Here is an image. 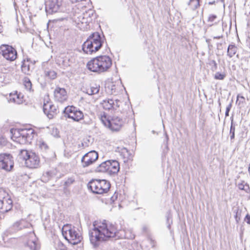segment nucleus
Instances as JSON below:
<instances>
[{"label": "nucleus", "instance_id": "56", "mask_svg": "<svg viewBox=\"0 0 250 250\" xmlns=\"http://www.w3.org/2000/svg\"><path fill=\"white\" fill-rule=\"evenodd\" d=\"M166 138H167V140L168 139V137L166 135Z\"/></svg>", "mask_w": 250, "mask_h": 250}, {"label": "nucleus", "instance_id": "47", "mask_svg": "<svg viewBox=\"0 0 250 250\" xmlns=\"http://www.w3.org/2000/svg\"><path fill=\"white\" fill-rule=\"evenodd\" d=\"M235 219L237 222H238L239 220H240V218L239 217H238L237 215L236 214L235 216Z\"/></svg>", "mask_w": 250, "mask_h": 250}, {"label": "nucleus", "instance_id": "29", "mask_svg": "<svg viewBox=\"0 0 250 250\" xmlns=\"http://www.w3.org/2000/svg\"><path fill=\"white\" fill-rule=\"evenodd\" d=\"M15 96L17 97V99H15V97H11L10 99L11 102H13L17 104H21L22 103V96L21 97L20 95L17 94V93L15 94Z\"/></svg>", "mask_w": 250, "mask_h": 250}, {"label": "nucleus", "instance_id": "55", "mask_svg": "<svg viewBox=\"0 0 250 250\" xmlns=\"http://www.w3.org/2000/svg\"><path fill=\"white\" fill-rule=\"evenodd\" d=\"M15 97V99H17V97H15V94L13 96V97Z\"/></svg>", "mask_w": 250, "mask_h": 250}, {"label": "nucleus", "instance_id": "52", "mask_svg": "<svg viewBox=\"0 0 250 250\" xmlns=\"http://www.w3.org/2000/svg\"><path fill=\"white\" fill-rule=\"evenodd\" d=\"M214 2H215L214 1H213V2H209V4H212L214 3Z\"/></svg>", "mask_w": 250, "mask_h": 250}, {"label": "nucleus", "instance_id": "58", "mask_svg": "<svg viewBox=\"0 0 250 250\" xmlns=\"http://www.w3.org/2000/svg\"><path fill=\"white\" fill-rule=\"evenodd\" d=\"M168 227L169 228H170V225H169L168 226Z\"/></svg>", "mask_w": 250, "mask_h": 250}, {"label": "nucleus", "instance_id": "30", "mask_svg": "<svg viewBox=\"0 0 250 250\" xmlns=\"http://www.w3.org/2000/svg\"><path fill=\"white\" fill-rule=\"evenodd\" d=\"M56 247L59 250H67V247L59 240L56 241Z\"/></svg>", "mask_w": 250, "mask_h": 250}, {"label": "nucleus", "instance_id": "20", "mask_svg": "<svg viewBox=\"0 0 250 250\" xmlns=\"http://www.w3.org/2000/svg\"><path fill=\"white\" fill-rule=\"evenodd\" d=\"M109 160L103 162L96 168V171L104 172L109 171Z\"/></svg>", "mask_w": 250, "mask_h": 250}, {"label": "nucleus", "instance_id": "33", "mask_svg": "<svg viewBox=\"0 0 250 250\" xmlns=\"http://www.w3.org/2000/svg\"><path fill=\"white\" fill-rule=\"evenodd\" d=\"M226 77V74L224 73H220L219 72H216L214 76L215 79L223 80Z\"/></svg>", "mask_w": 250, "mask_h": 250}, {"label": "nucleus", "instance_id": "22", "mask_svg": "<svg viewBox=\"0 0 250 250\" xmlns=\"http://www.w3.org/2000/svg\"><path fill=\"white\" fill-rule=\"evenodd\" d=\"M237 186L240 190H244L247 193H249L250 191V188L248 183H246L244 181H241L237 184Z\"/></svg>", "mask_w": 250, "mask_h": 250}, {"label": "nucleus", "instance_id": "50", "mask_svg": "<svg viewBox=\"0 0 250 250\" xmlns=\"http://www.w3.org/2000/svg\"><path fill=\"white\" fill-rule=\"evenodd\" d=\"M210 39H207L206 40V42L209 44V42H210Z\"/></svg>", "mask_w": 250, "mask_h": 250}, {"label": "nucleus", "instance_id": "41", "mask_svg": "<svg viewBox=\"0 0 250 250\" xmlns=\"http://www.w3.org/2000/svg\"><path fill=\"white\" fill-rule=\"evenodd\" d=\"M232 102H231L226 107V110L230 111L232 107Z\"/></svg>", "mask_w": 250, "mask_h": 250}, {"label": "nucleus", "instance_id": "16", "mask_svg": "<svg viewBox=\"0 0 250 250\" xmlns=\"http://www.w3.org/2000/svg\"><path fill=\"white\" fill-rule=\"evenodd\" d=\"M54 95L55 99L59 102H63L67 99L66 92L63 88L57 87L54 90Z\"/></svg>", "mask_w": 250, "mask_h": 250}, {"label": "nucleus", "instance_id": "57", "mask_svg": "<svg viewBox=\"0 0 250 250\" xmlns=\"http://www.w3.org/2000/svg\"><path fill=\"white\" fill-rule=\"evenodd\" d=\"M114 89V88H112V89H111L112 90H113Z\"/></svg>", "mask_w": 250, "mask_h": 250}, {"label": "nucleus", "instance_id": "3", "mask_svg": "<svg viewBox=\"0 0 250 250\" xmlns=\"http://www.w3.org/2000/svg\"><path fill=\"white\" fill-rule=\"evenodd\" d=\"M103 40L100 34L94 32L89 36L87 40L83 45V50L87 54L98 51L102 46Z\"/></svg>", "mask_w": 250, "mask_h": 250}, {"label": "nucleus", "instance_id": "12", "mask_svg": "<svg viewBox=\"0 0 250 250\" xmlns=\"http://www.w3.org/2000/svg\"><path fill=\"white\" fill-rule=\"evenodd\" d=\"M98 158V154L92 150L86 153L82 158V166L84 167H88L94 163Z\"/></svg>", "mask_w": 250, "mask_h": 250}, {"label": "nucleus", "instance_id": "51", "mask_svg": "<svg viewBox=\"0 0 250 250\" xmlns=\"http://www.w3.org/2000/svg\"><path fill=\"white\" fill-rule=\"evenodd\" d=\"M212 62H213V63L214 64V65H215V66H216L217 64H216V62H215V61H212Z\"/></svg>", "mask_w": 250, "mask_h": 250}, {"label": "nucleus", "instance_id": "34", "mask_svg": "<svg viewBox=\"0 0 250 250\" xmlns=\"http://www.w3.org/2000/svg\"><path fill=\"white\" fill-rule=\"evenodd\" d=\"M51 174L52 173L49 171H47L44 173L43 174V176H42V180L43 181H48L49 179V178L51 177Z\"/></svg>", "mask_w": 250, "mask_h": 250}, {"label": "nucleus", "instance_id": "38", "mask_svg": "<svg viewBox=\"0 0 250 250\" xmlns=\"http://www.w3.org/2000/svg\"><path fill=\"white\" fill-rule=\"evenodd\" d=\"M217 17L215 15H210L208 18V21L210 22H213L216 19Z\"/></svg>", "mask_w": 250, "mask_h": 250}, {"label": "nucleus", "instance_id": "27", "mask_svg": "<svg viewBox=\"0 0 250 250\" xmlns=\"http://www.w3.org/2000/svg\"><path fill=\"white\" fill-rule=\"evenodd\" d=\"M24 250H36V244L34 241H28L24 247Z\"/></svg>", "mask_w": 250, "mask_h": 250}, {"label": "nucleus", "instance_id": "59", "mask_svg": "<svg viewBox=\"0 0 250 250\" xmlns=\"http://www.w3.org/2000/svg\"><path fill=\"white\" fill-rule=\"evenodd\" d=\"M221 0V1H224V0Z\"/></svg>", "mask_w": 250, "mask_h": 250}, {"label": "nucleus", "instance_id": "15", "mask_svg": "<svg viewBox=\"0 0 250 250\" xmlns=\"http://www.w3.org/2000/svg\"><path fill=\"white\" fill-rule=\"evenodd\" d=\"M43 110L49 119H53L58 112L57 107L50 103L44 104Z\"/></svg>", "mask_w": 250, "mask_h": 250}, {"label": "nucleus", "instance_id": "17", "mask_svg": "<svg viewBox=\"0 0 250 250\" xmlns=\"http://www.w3.org/2000/svg\"><path fill=\"white\" fill-rule=\"evenodd\" d=\"M109 161V171L113 173H117L120 169V165L119 162L116 160Z\"/></svg>", "mask_w": 250, "mask_h": 250}, {"label": "nucleus", "instance_id": "42", "mask_svg": "<svg viewBox=\"0 0 250 250\" xmlns=\"http://www.w3.org/2000/svg\"><path fill=\"white\" fill-rule=\"evenodd\" d=\"M3 31V27L1 24V22L0 21V33H2Z\"/></svg>", "mask_w": 250, "mask_h": 250}, {"label": "nucleus", "instance_id": "32", "mask_svg": "<svg viewBox=\"0 0 250 250\" xmlns=\"http://www.w3.org/2000/svg\"><path fill=\"white\" fill-rule=\"evenodd\" d=\"M45 75L51 79H55L57 76V73L53 70L46 71Z\"/></svg>", "mask_w": 250, "mask_h": 250}, {"label": "nucleus", "instance_id": "2", "mask_svg": "<svg viewBox=\"0 0 250 250\" xmlns=\"http://www.w3.org/2000/svg\"><path fill=\"white\" fill-rule=\"evenodd\" d=\"M112 65V60L107 56H98L89 61L87 69L93 72L100 74L107 71Z\"/></svg>", "mask_w": 250, "mask_h": 250}, {"label": "nucleus", "instance_id": "6", "mask_svg": "<svg viewBox=\"0 0 250 250\" xmlns=\"http://www.w3.org/2000/svg\"><path fill=\"white\" fill-rule=\"evenodd\" d=\"M88 188L94 193L103 194L107 192L110 184L105 180H93L88 183Z\"/></svg>", "mask_w": 250, "mask_h": 250}, {"label": "nucleus", "instance_id": "31", "mask_svg": "<svg viewBox=\"0 0 250 250\" xmlns=\"http://www.w3.org/2000/svg\"><path fill=\"white\" fill-rule=\"evenodd\" d=\"M235 128L234 125H233V118H232L231 120V125L230 127L229 133L230 134V139L231 140L234 139L235 137Z\"/></svg>", "mask_w": 250, "mask_h": 250}, {"label": "nucleus", "instance_id": "44", "mask_svg": "<svg viewBox=\"0 0 250 250\" xmlns=\"http://www.w3.org/2000/svg\"><path fill=\"white\" fill-rule=\"evenodd\" d=\"M223 37V35H220V36H214L213 37V38L214 39H219L222 38Z\"/></svg>", "mask_w": 250, "mask_h": 250}, {"label": "nucleus", "instance_id": "46", "mask_svg": "<svg viewBox=\"0 0 250 250\" xmlns=\"http://www.w3.org/2000/svg\"><path fill=\"white\" fill-rule=\"evenodd\" d=\"M54 130H53V131H54ZM55 131L56 132V134L54 135L55 136H56V137H58V133H59V131H58L57 129H55Z\"/></svg>", "mask_w": 250, "mask_h": 250}, {"label": "nucleus", "instance_id": "25", "mask_svg": "<svg viewBox=\"0 0 250 250\" xmlns=\"http://www.w3.org/2000/svg\"><path fill=\"white\" fill-rule=\"evenodd\" d=\"M23 83L25 88L29 91H31L32 83L30 79L28 77H24L23 79Z\"/></svg>", "mask_w": 250, "mask_h": 250}, {"label": "nucleus", "instance_id": "49", "mask_svg": "<svg viewBox=\"0 0 250 250\" xmlns=\"http://www.w3.org/2000/svg\"><path fill=\"white\" fill-rule=\"evenodd\" d=\"M248 172H249V174H250V163L249 167H248Z\"/></svg>", "mask_w": 250, "mask_h": 250}, {"label": "nucleus", "instance_id": "5", "mask_svg": "<svg viewBox=\"0 0 250 250\" xmlns=\"http://www.w3.org/2000/svg\"><path fill=\"white\" fill-rule=\"evenodd\" d=\"M18 158L19 160H22L26 167L29 168H36L39 166L40 159L38 156L26 150H21Z\"/></svg>", "mask_w": 250, "mask_h": 250}, {"label": "nucleus", "instance_id": "10", "mask_svg": "<svg viewBox=\"0 0 250 250\" xmlns=\"http://www.w3.org/2000/svg\"><path fill=\"white\" fill-rule=\"evenodd\" d=\"M14 167L13 157L10 154H0V169L10 171Z\"/></svg>", "mask_w": 250, "mask_h": 250}, {"label": "nucleus", "instance_id": "4", "mask_svg": "<svg viewBox=\"0 0 250 250\" xmlns=\"http://www.w3.org/2000/svg\"><path fill=\"white\" fill-rule=\"evenodd\" d=\"M12 138L20 144H26L31 142L34 137V130L32 128H19L11 130Z\"/></svg>", "mask_w": 250, "mask_h": 250}, {"label": "nucleus", "instance_id": "53", "mask_svg": "<svg viewBox=\"0 0 250 250\" xmlns=\"http://www.w3.org/2000/svg\"><path fill=\"white\" fill-rule=\"evenodd\" d=\"M18 224H19V223H15V224H14V226H18Z\"/></svg>", "mask_w": 250, "mask_h": 250}, {"label": "nucleus", "instance_id": "14", "mask_svg": "<svg viewBox=\"0 0 250 250\" xmlns=\"http://www.w3.org/2000/svg\"><path fill=\"white\" fill-rule=\"evenodd\" d=\"M4 194L3 191L0 192V209L2 212H7L12 208V201L8 195L4 196Z\"/></svg>", "mask_w": 250, "mask_h": 250}, {"label": "nucleus", "instance_id": "26", "mask_svg": "<svg viewBox=\"0 0 250 250\" xmlns=\"http://www.w3.org/2000/svg\"><path fill=\"white\" fill-rule=\"evenodd\" d=\"M188 5L190 6L191 9L195 10L200 6L199 0H189Z\"/></svg>", "mask_w": 250, "mask_h": 250}, {"label": "nucleus", "instance_id": "13", "mask_svg": "<svg viewBox=\"0 0 250 250\" xmlns=\"http://www.w3.org/2000/svg\"><path fill=\"white\" fill-rule=\"evenodd\" d=\"M124 123V121L122 118L116 116H113L110 121H106L108 127L113 131H119Z\"/></svg>", "mask_w": 250, "mask_h": 250}, {"label": "nucleus", "instance_id": "8", "mask_svg": "<svg viewBox=\"0 0 250 250\" xmlns=\"http://www.w3.org/2000/svg\"><path fill=\"white\" fill-rule=\"evenodd\" d=\"M45 4V10L49 14L59 11L64 12L66 11L63 6V0H47Z\"/></svg>", "mask_w": 250, "mask_h": 250}, {"label": "nucleus", "instance_id": "24", "mask_svg": "<svg viewBox=\"0 0 250 250\" xmlns=\"http://www.w3.org/2000/svg\"><path fill=\"white\" fill-rule=\"evenodd\" d=\"M237 48L235 45L230 44L229 45L227 51V54L229 58H232L236 53Z\"/></svg>", "mask_w": 250, "mask_h": 250}, {"label": "nucleus", "instance_id": "43", "mask_svg": "<svg viewBox=\"0 0 250 250\" xmlns=\"http://www.w3.org/2000/svg\"><path fill=\"white\" fill-rule=\"evenodd\" d=\"M143 232H146L147 230V227L146 226H144L142 228Z\"/></svg>", "mask_w": 250, "mask_h": 250}, {"label": "nucleus", "instance_id": "36", "mask_svg": "<svg viewBox=\"0 0 250 250\" xmlns=\"http://www.w3.org/2000/svg\"><path fill=\"white\" fill-rule=\"evenodd\" d=\"M101 121L104 124V125L107 127H108L107 123H106V121H110V119H107L106 117L105 116H103L101 117Z\"/></svg>", "mask_w": 250, "mask_h": 250}, {"label": "nucleus", "instance_id": "7", "mask_svg": "<svg viewBox=\"0 0 250 250\" xmlns=\"http://www.w3.org/2000/svg\"><path fill=\"white\" fill-rule=\"evenodd\" d=\"M66 230H62V234L64 238L72 245L79 243L82 239V236L78 231V229L71 226H66Z\"/></svg>", "mask_w": 250, "mask_h": 250}, {"label": "nucleus", "instance_id": "1", "mask_svg": "<svg viewBox=\"0 0 250 250\" xmlns=\"http://www.w3.org/2000/svg\"><path fill=\"white\" fill-rule=\"evenodd\" d=\"M116 227L105 222L96 221L93 222V228L89 230V237L91 244L94 248H97L101 243L116 235Z\"/></svg>", "mask_w": 250, "mask_h": 250}, {"label": "nucleus", "instance_id": "21", "mask_svg": "<svg viewBox=\"0 0 250 250\" xmlns=\"http://www.w3.org/2000/svg\"><path fill=\"white\" fill-rule=\"evenodd\" d=\"M100 90V86L97 84H94L91 86L90 87L87 88L86 89V93L89 95H92L99 93Z\"/></svg>", "mask_w": 250, "mask_h": 250}, {"label": "nucleus", "instance_id": "18", "mask_svg": "<svg viewBox=\"0 0 250 250\" xmlns=\"http://www.w3.org/2000/svg\"><path fill=\"white\" fill-rule=\"evenodd\" d=\"M30 62L28 59L26 61L24 60L21 65V71L26 75H30L32 71L33 68H31Z\"/></svg>", "mask_w": 250, "mask_h": 250}, {"label": "nucleus", "instance_id": "39", "mask_svg": "<svg viewBox=\"0 0 250 250\" xmlns=\"http://www.w3.org/2000/svg\"><path fill=\"white\" fill-rule=\"evenodd\" d=\"M245 221L247 222V224L250 225V215L249 214H247L245 217Z\"/></svg>", "mask_w": 250, "mask_h": 250}, {"label": "nucleus", "instance_id": "48", "mask_svg": "<svg viewBox=\"0 0 250 250\" xmlns=\"http://www.w3.org/2000/svg\"><path fill=\"white\" fill-rule=\"evenodd\" d=\"M229 111L226 110V112H225V116L226 117H228L229 116Z\"/></svg>", "mask_w": 250, "mask_h": 250}, {"label": "nucleus", "instance_id": "19", "mask_svg": "<svg viewBox=\"0 0 250 250\" xmlns=\"http://www.w3.org/2000/svg\"><path fill=\"white\" fill-rule=\"evenodd\" d=\"M103 108L105 110H110L115 108V104L113 99H108L103 101L102 103Z\"/></svg>", "mask_w": 250, "mask_h": 250}, {"label": "nucleus", "instance_id": "40", "mask_svg": "<svg viewBox=\"0 0 250 250\" xmlns=\"http://www.w3.org/2000/svg\"><path fill=\"white\" fill-rule=\"evenodd\" d=\"M120 102L119 100H115L114 101V104H115V108L116 109L117 107H119L120 106Z\"/></svg>", "mask_w": 250, "mask_h": 250}, {"label": "nucleus", "instance_id": "37", "mask_svg": "<svg viewBox=\"0 0 250 250\" xmlns=\"http://www.w3.org/2000/svg\"><path fill=\"white\" fill-rule=\"evenodd\" d=\"M239 100V104H240V103H243L245 101V99L243 96H241L240 95H238L237 97V102Z\"/></svg>", "mask_w": 250, "mask_h": 250}, {"label": "nucleus", "instance_id": "28", "mask_svg": "<svg viewBox=\"0 0 250 250\" xmlns=\"http://www.w3.org/2000/svg\"><path fill=\"white\" fill-rule=\"evenodd\" d=\"M38 146L40 148L43 152H47L49 150V146L43 140H40L38 142Z\"/></svg>", "mask_w": 250, "mask_h": 250}, {"label": "nucleus", "instance_id": "35", "mask_svg": "<svg viewBox=\"0 0 250 250\" xmlns=\"http://www.w3.org/2000/svg\"><path fill=\"white\" fill-rule=\"evenodd\" d=\"M75 181V178L73 177L68 178L64 182V185L68 187L72 184Z\"/></svg>", "mask_w": 250, "mask_h": 250}, {"label": "nucleus", "instance_id": "45", "mask_svg": "<svg viewBox=\"0 0 250 250\" xmlns=\"http://www.w3.org/2000/svg\"><path fill=\"white\" fill-rule=\"evenodd\" d=\"M222 46V43H218L217 44V49H220V47H221Z\"/></svg>", "mask_w": 250, "mask_h": 250}, {"label": "nucleus", "instance_id": "23", "mask_svg": "<svg viewBox=\"0 0 250 250\" xmlns=\"http://www.w3.org/2000/svg\"><path fill=\"white\" fill-rule=\"evenodd\" d=\"M94 14V12L92 10H89L86 12L85 13L83 14V21H81L82 23L85 22L87 23L89 22L92 21L91 16H93Z\"/></svg>", "mask_w": 250, "mask_h": 250}, {"label": "nucleus", "instance_id": "11", "mask_svg": "<svg viewBox=\"0 0 250 250\" xmlns=\"http://www.w3.org/2000/svg\"><path fill=\"white\" fill-rule=\"evenodd\" d=\"M0 54L7 60L13 61L17 57V53L15 48L8 45H2L0 46Z\"/></svg>", "mask_w": 250, "mask_h": 250}, {"label": "nucleus", "instance_id": "54", "mask_svg": "<svg viewBox=\"0 0 250 250\" xmlns=\"http://www.w3.org/2000/svg\"><path fill=\"white\" fill-rule=\"evenodd\" d=\"M114 196H113V197H111V199L112 200H114Z\"/></svg>", "mask_w": 250, "mask_h": 250}, {"label": "nucleus", "instance_id": "9", "mask_svg": "<svg viewBox=\"0 0 250 250\" xmlns=\"http://www.w3.org/2000/svg\"><path fill=\"white\" fill-rule=\"evenodd\" d=\"M63 113L65 117L68 118L75 122H79L83 119V114L82 111L74 106L66 107Z\"/></svg>", "mask_w": 250, "mask_h": 250}]
</instances>
